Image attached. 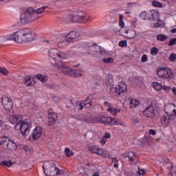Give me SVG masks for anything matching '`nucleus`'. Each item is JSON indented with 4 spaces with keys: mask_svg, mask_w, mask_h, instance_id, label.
Instances as JSON below:
<instances>
[{
    "mask_svg": "<svg viewBox=\"0 0 176 176\" xmlns=\"http://www.w3.org/2000/svg\"><path fill=\"white\" fill-rule=\"evenodd\" d=\"M92 176H100L98 173H94Z\"/></svg>",
    "mask_w": 176,
    "mask_h": 176,
    "instance_id": "62",
    "label": "nucleus"
},
{
    "mask_svg": "<svg viewBox=\"0 0 176 176\" xmlns=\"http://www.w3.org/2000/svg\"><path fill=\"white\" fill-rule=\"evenodd\" d=\"M157 53H159V49L157 47H153L151 49V54L152 56H156Z\"/></svg>",
    "mask_w": 176,
    "mask_h": 176,
    "instance_id": "43",
    "label": "nucleus"
},
{
    "mask_svg": "<svg viewBox=\"0 0 176 176\" xmlns=\"http://www.w3.org/2000/svg\"><path fill=\"white\" fill-rule=\"evenodd\" d=\"M112 163L115 168H119V160H118V159H116V157H113Z\"/></svg>",
    "mask_w": 176,
    "mask_h": 176,
    "instance_id": "42",
    "label": "nucleus"
},
{
    "mask_svg": "<svg viewBox=\"0 0 176 176\" xmlns=\"http://www.w3.org/2000/svg\"><path fill=\"white\" fill-rule=\"evenodd\" d=\"M38 19V14L33 8H28L26 12L23 13L20 16V20L22 24H27L35 21Z\"/></svg>",
    "mask_w": 176,
    "mask_h": 176,
    "instance_id": "4",
    "label": "nucleus"
},
{
    "mask_svg": "<svg viewBox=\"0 0 176 176\" xmlns=\"http://www.w3.org/2000/svg\"><path fill=\"white\" fill-rule=\"evenodd\" d=\"M142 63H146L148 61V55L143 54L141 58Z\"/></svg>",
    "mask_w": 176,
    "mask_h": 176,
    "instance_id": "52",
    "label": "nucleus"
},
{
    "mask_svg": "<svg viewBox=\"0 0 176 176\" xmlns=\"http://www.w3.org/2000/svg\"><path fill=\"white\" fill-rule=\"evenodd\" d=\"M91 98L92 96H89L87 98L85 101H78L76 103V107L80 111H82L83 108L85 107L86 108H90L91 107Z\"/></svg>",
    "mask_w": 176,
    "mask_h": 176,
    "instance_id": "12",
    "label": "nucleus"
},
{
    "mask_svg": "<svg viewBox=\"0 0 176 176\" xmlns=\"http://www.w3.org/2000/svg\"><path fill=\"white\" fill-rule=\"evenodd\" d=\"M124 34V36L128 38V39H134V38L137 36V32H135V30H125Z\"/></svg>",
    "mask_w": 176,
    "mask_h": 176,
    "instance_id": "19",
    "label": "nucleus"
},
{
    "mask_svg": "<svg viewBox=\"0 0 176 176\" xmlns=\"http://www.w3.org/2000/svg\"><path fill=\"white\" fill-rule=\"evenodd\" d=\"M172 91H173L174 96H176V87H173L172 88Z\"/></svg>",
    "mask_w": 176,
    "mask_h": 176,
    "instance_id": "59",
    "label": "nucleus"
},
{
    "mask_svg": "<svg viewBox=\"0 0 176 176\" xmlns=\"http://www.w3.org/2000/svg\"><path fill=\"white\" fill-rule=\"evenodd\" d=\"M45 9H47V6H43V7H41L38 9H37L36 13L37 14V16H38V14H40L41 13H43V12H45Z\"/></svg>",
    "mask_w": 176,
    "mask_h": 176,
    "instance_id": "47",
    "label": "nucleus"
},
{
    "mask_svg": "<svg viewBox=\"0 0 176 176\" xmlns=\"http://www.w3.org/2000/svg\"><path fill=\"white\" fill-rule=\"evenodd\" d=\"M176 44V38H173L169 42V46H174Z\"/></svg>",
    "mask_w": 176,
    "mask_h": 176,
    "instance_id": "56",
    "label": "nucleus"
},
{
    "mask_svg": "<svg viewBox=\"0 0 176 176\" xmlns=\"http://www.w3.org/2000/svg\"><path fill=\"white\" fill-rule=\"evenodd\" d=\"M47 55L50 60H52L51 65L58 68L63 74L71 75L74 77L82 76L83 75V72L81 70L71 69V67H68L65 63L57 64V62L68 58V54L67 53L61 52L57 48H51L49 50Z\"/></svg>",
    "mask_w": 176,
    "mask_h": 176,
    "instance_id": "1",
    "label": "nucleus"
},
{
    "mask_svg": "<svg viewBox=\"0 0 176 176\" xmlns=\"http://www.w3.org/2000/svg\"><path fill=\"white\" fill-rule=\"evenodd\" d=\"M4 148H7L9 151H16L17 149V144L13 140H8Z\"/></svg>",
    "mask_w": 176,
    "mask_h": 176,
    "instance_id": "23",
    "label": "nucleus"
},
{
    "mask_svg": "<svg viewBox=\"0 0 176 176\" xmlns=\"http://www.w3.org/2000/svg\"><path fill=\"white\" fill-rule=\"evenodd\" d=\"M58 118L57 113H54L53 110H48V123L50 126L55 124Z\"/></svg>",
    "mask_w": 176,
    "mask_h": 176,
    "instance_id": "16",
    "label": "nucleus"
},
{
    "mask_svg": "<svg viewBox=\"0 0 176 176\" xmlns=\"http://www.w3.org/2000/svg\"><path fill=\"white\" fill-rule=\"evenodd\" d=\"M95 122H96V123H103L104 124H109V126H111L112 118L104 116H98L95 118Z\"/></svg>",
    "mask_w": 176,
    "mask_h": 176,
    "instance_id": "14",
    "label": "nucleus"
},
{
    "mask_svg": "<svg viewBox=\"0 0 176 176\" xmlns=\"http://www.w3.org/2000/svg\"><path fill=\"white\" fill-rule=\"evenodd\" d=\"M144 115L146 118H153V116H159L160 109L156 106L150 105L143 111Z\"/></svg>",
    "mask_w": 176,
    "mask_h": 176,
    "instance_id": "8",
    "label": "nucleus"
},
{
    "mask_svg": "<svg viewBox=\"0 0 176 176\" xmlns=\"http://www.w3.org/2000/svg\"><path fill=\"white\" fill-rule=\"evenodd\" d=\"M53 101H54L55 102H58L60 101V100H61V98H60L59 97L55 96L52 98Z\"/></svg>",
    "mask_w": 176,
    "mask_h": 176,
    "instance_id": "57",
    "label": "nucleus"
},
{
    "mask_svg": "<svg viewBox=\"0 0 176 176\" xmlns=\"http://www.w3.org/2000/svg\"><path fill=\"white\" fill-rule=\"evenodd\" d=\"M32 127V122L30 119H25L21 120L20 123L15 124L14 130L20 131L23 137H27V133H30Z\"/></svg>",
    "mask_w": 176,
    "mask_h": 176,
    "instance_id": "3",
    "label": "nucleus"
},
{
    "mask_svg": "<svg viewBox=\"0 0 176 176\" xmlns=\"http://www.w3.org/2000/svg\"><path fill=\"white\" fill-rule=\"evenodd\" d=\"M119 27L123 28L124 27V21H123V14H120Z\"/></svg>",
    "mask_w": 176,
    "mask_h": 176,
    "instance_id": "44",
    "label": "nucleus"
},
{
    "mask_svg": "<svg viewBox=\"0 0 176 176\" xmlns=\"http://www.w3.org/2000/svg\"><path fill=\"white\" fill-rule=\"evenodd\" d=\"M23 116L21 115H12L10 117V122L12 123V124H18V123H20L21 122Z\"/></svg>",
    "mask_w": 176,
    "mask_h": 176,
    "instance_id": "18",
    "label": "nucleus"
},
{
    "mask_svg": "<svg viewBox=\"0 0 176 176\" xmlns=\"http://www.w3.org/2000/svg\"><path fill=\"white\" fill-rule=\"evenodd\" d=\"M1 105L3 107L6 111H10V109L13 108V102L12 101V99H10V98L6 96H3L1 98Z\"/></svg>",
    "mask_w": 176,
    "mask_h": 176,
    "instance_id": "11",
    "label": "nucleus"
},
{
    "mask_svg": "<svg viewBox=\"0 0 176 176\" xmlns=\"http://www.w3.org/2000/svg\"><path fill=\"white\" fill-rule=\"evenodd\" d=\"M0 164H1V166H6V167H11L13 164V162L11 161H1Z\"/></svg>",
    "mask_w": 176,
    "mask_h": 176,
    "instance_id": "40",
    "label": "nucleus"
},
{
    "mask_svg": "<svg viewBox=\"0 0 176 176\" xmlns=\"http://www.w3.org/2000/svg\"><path fill=\"white\" fill-rule=\"evenodd\" d=\"M151 87H153V89L156 91H160V90H162L163 89V84L159 82H153L151 83Z\"/></svg>",
    "mask_w": 176,
    "mask_h": 176,
    "instance_id": "26",
    "label": "nucleus"
},
{
    "mask_svg": "<svg viewBox=\"0 0 176 176\" xmlns=\"http://www.w3.org/2000/svg\"><path fill=\"white\" fill-rule=\"evenodd\" d=\"M169 61H170V63H174V61H175L176 60V54L174 53H172L168 58Z\"/></svg>",
    "mask_w": 176,
    "mask_h": 176,
    "instance_id": "48",
    "label": "nucleus"
},
{
    "mask_svg": "<svg viewBox=\"0 0 176 176\" xmlns=\"http://www.w3.org/2000/svg\"><path fill=\"white\" fill-rule=\"evenodd\" d=\"M65 155L66 157H71V156H74V151L72 150L69 149V148L66 147L65 148Z\"/></svg>",
    "mask_w": 176,
    "mask_h": 176,
    "instance_id": "34",
    "label": "nucleus"
},
{
    "mask_svg": "<svg viewBox=\"0 0 176 176\" xmlns=\"http://www.w3.org/2000/svg\"><path fill=\"white\" fill-rule=\"evenodd\" d=\"M67 20L73 23H87V21H90V16L85 14L77 15L71 14L67 16Z\"/></svg>",
    "mask_w": 176,
    "mask_h": 176,
    "instance_id": "6",
    "label": "nucleus"
},
{
    "mask_svg": "<svg viewBox=\"0 0 176 176\" xmlns=\"http://www.w3.org/2000/svg\"><path fill=\"white\" fill-rule=\"evenodd\" d=\"M162 90H164L165 93H170V91H171V87L162 85Z\"/></svg>",
    "mask_w": 176,
    "mask_h": 176,
    "instance_id": "49",
    "label": "nucleus"
},
{
    "mask_svg": "<svg viewBox=\"0 0 176 176\" xmlns=\"http://www.w3.org/2000/svg\"><path fill=\"white\" fill-rule=\"evenodd\" d=\"M89 151L91 153H95L96 155H100V152H101V147L98 145H94L89 147Z\"/></svg>",
    "mask_w": 176,
    "mask_h": 176,
    "instance_id": "24",
    "label": "nucleus"
},
{
    "mask_svg": "<svg viewBox=\"0 0 176 176\" xmlns=\"http://www.w3.org/2000/svg\"><path fill=\"white\" fill-rule=\"evenodd\" d=\"M140 17L142 20H149V19H151V14L148 13L146 11H142L140 14Z\"/></svg>",
    "mask_w": 176,
    "mask_h": 176,
    "instance_id": "29",
    "label": "nucleus"
},
{
    "mask_svg": "<svg viewBox=\"0 0 176 176\" xmlns=\"http://www.w3.org/2000/svg\"><path fill=\"white\" fill-rule=\"evenodd\" d=\"M36 34L28 29L20 30L6 36L7 41H14L16 43H28L35 41Z\"/></svg>",
    "mask_w": 176,
    "mask_h": 176,
    "instance_id": "2",
    "label": "nucleus"
},
{
    "mask_svg": "<svg viewBox=\"0 0 176 176\" xmlns=\"http://www.w3.org/2000/svg\"><path fill=\"white\" fill-rule=\"evenodd\" d=\"M109 138H111V133H105L102 138V140H100V144L102 145H105V144H107V140H109Z\"/></svg>",
    "mask_w": 176,
    "mask_h": 176,
    "instance_id": "28",
    "label": "nucleus"
},
{
    "mask_svg": "<svg viewBox=\"0 0 176 176\" xmlns=\"http://www.w3.org/2000/svg\"><path fill=\"white\" fill-rule=\"evenodd\" d=\"M102 62L104 63V64H112V63H113V58L112 57L104 58L102 59Z\"/></svg>",
    "mask_w": 176,
    "mask_h": 176,
    "instance_id": "39",
    "label": "nucleus"
},
{
    "mask_svg": "<svg viewBox=\"0 0 176 176\" xmlns=\"http://www.w3.org/2000/svg\"><path fill=\"white\" fill-rule=\"evenodd\" d=\"M170 32H171L172 34H176V28L172 29V30H170Z\"/></svg>",
    "mask_w": 176,
    "mask_h": 176,
    "instance_id": "60",
    "label": "nucleus"
},
{
    "mask_svg": "<svg viewBox=\"0 0 176 176\" xmlns=\"http://www.w3.org/2000/svg\"><path fill=\"white\" fill-rule=\"evenodd\" d=\"M130 105L132 108H135V107H138V105H140V100L132 98L130 100Z\"/></svg>",
    "mask_w": 176,
    "mask_h": 176,
    "instance_id": "33",
    "label": "nucleus"
},
{
    "mask_svg": "<svg viewBox=\"0 0 176 176\" xmlns=\"http://www.w3.org/2000/svg\"><path fill=\"white\" fill-rule=\"evenodd\" d=\"M173 119V116H166L163 117L161 119V122L163 124V126H164V127H167V126H168V124H170V123H171V120Z\"/></svg>",
    "mask_w": 176,
    "mask_h": 176,
    "instance_id": "22",
    "label": "nucleus"
},
{
    "mask_svg": "<svg viewBox=\"0 0 176 176\" xmlns=\"http://www.w3.org/2000/svg\"><path fill=\"white\" fill-rule=\"evenodd\" d=\"M23 83L25 85H26L28 87L30 86H34L36 82L35 81V79L31 76H26L23 78Z\"/></svg>",
    "mask_w": 176,
    "mask_h": 176,
    "instance_id": "17",
    "label": "nucleus"
},
{
    "mask_svg": "<svg viewBox=\"0 0 176 176\" xmlns=\"http://www.w3.org/2000/svg\"><path fill=\"white\" fill-rule=\"evenodd\" d=\"M89 49L90 50H93V52H94V50H96V45L91 46Z\"/></svg>",
    "mask_w": 176,
    "mask_h": 176,
    "instance_id": "61",
    "label": "nucleus"
},
{
    "mask_svg": "<svg viewBox=\"0 0 176 176\" xmlns=\"http://www.w3.org/2000/svg\"><path fill=\"white\" fill-rule=\"evenodd\" d=\"M166 24L164 23V21L158 20L157 22L152 23L151 26L153 28H163Z\"/></svg>",
    "mask_w": 176,
    "mask_h": 176,
    "instance_id": "27",
    "label": "nucleus"
},
{
    "mask_svg": "<svg viewBox=\"0 0 176 176\" xmlns=\"http://www.w3.org/2000/svg\"><path fill=\"white\" fill-rule=\"evenodd\" d=\"M58 41H59V42H67V34H60L58 36Z\"/></svg>",
    "mask_w": 176,
    "mask_h": 176,
    "instance_id": "37",
    "label": "nucleus"
},
{
    "mask_svg": "<svg viewBox=\"0 0 176 176\" xmlns=\"http://www.w3.org/2000/svg\"><path fill=\"white\" fill-rule=\"evenodd\" d=\"M104 105L106 107L107 112H109V113L113 116H118V113H120L121 112L120 109L116 107H113L109 102H104Z\"/></svg>",
    "mask_w": 176,
    "mask_h": 176,
    "instance_id": "13",
    "label": "nucleus"
},
{
    "mask_svg": "<svg viewBox=\"0 0 176 176\" xmlns=\"http://www.w3.org/2000/svg\"><path fill=\"white\" fill-rule=\"evenodd\" d=\"M23 149L25 155H30L31 153V148L28 146H23Z\"/></svg>",
    "mask_w": 176,
    "mask_h": 176,
    "instance_id": "46",
    "label": "nucleus"
},
{
    "mask_svg": "<svg viewBox=\"0 0 176 176\" xmlns=\"http://www.w3.org/2000/svg\"><path fill=\"white\" fill-rule=\"evenodd\" d=\"M168 37L167 36L163 34H160L157 36V41H161L162 42H164V41H166V39H168Z\"/></svg>",
    "mask_w": 176,
    "mask_h": 176,
    "instance_id": "38",
    "label": "nucleus"
},
{
    "mask_svg": "<svg viewBox=\"0 0 176 176\" xmlns=\"http://www.w3.org/2000/svg\"><path fill=\"white\" fill-rule=\"evenodd\" d=\"M119 46L120 47H124V46H127V41H122L119 43Z\"/></svg>",
    "mask_w": 176,
    "mask_h": 176,
    "instance_id": "55",
    "label": "nucleus"
},
{
    "mask_svg": "<svg viewBox=\"0 0 176 176\" xmlns=\"http://www.w3.org/2000/svg\"><path fill=\"white\" fill-rule=\"evenodd\" d=\"M122 157H128L129 162H134L137 159V155L133 151L128 152L122 155Z\"/></svg>",
    "mask_w": 176,
    "mask_h": 176,
    "instance_id": "20",
    "label": "nucleus"
},
{
    "mask_svg": "<svg viewBox=\"0 0 176 176\" xmlns=\"http://www.w3.org/2000/svg\"><path fill=\"white\" fill-rule=\"evenodd\" d=\"M56 170H58L57 175L68 176V173H67V170H59L58 168H56Z\"/></svg>",
    "mask_w": 176,
    "mask_h": 176,
    "instance_id": "45",
    "label": "nucleus"
},
{
    "mask_svg": "<svg viewBox=\"0 0 176 176\" xmlns=\"http://www.w3.org/2000/svg\"><path fill=\"white\" fill-rule=\"evenodd\" d=\"M104 83L107 86H109V85H112L113 83V77L112 75L109 74L104 81Z\"/></svg>",
    "mask_w": 176,
    "mask_h": 176,
    "instance_id": "32",
    "label": "nucleus"
},
{
    "mask_svg": "<svg viewBox=\"0 0 176 176\" xmlns=\"http://www.w3.org/2000/svg\"><path fill=\"white\" fill-rule=\"evenodd\" d=\"M165 162H166V163H168V162H170V160H168V158H165Z\"/></svg>",
    "mask_w": 176,
    "mask_h": 176,
    "instance_id": "64",
    "label": "nucleus"
},
{
    "mask_svg": "<svg viewBox=\"0 0 176 176\" xmlns=\"http://www.w3.org/2000/svg\"><path fill=\"white\" fill-rule=\"evenodd\" d=\"M111 126H122V127H126V124L123 123V121L116 118H111Z\"/></svg>",
    "mask_w": 176,
    "mask_h": 176,
    "instance_id": "25",
    "label": "nucleus"
},
{
    "mask_svg": "<svg viewBox=\"0 0 176 176\" xmlns=\"http://www.w3.org/2000/svg\"><path fill=\"white\" fill-rule=\"evenodd\" d=\"M43 173L47 176H57L58 169L56 164L45 162L43 165Z\"/></svg>",
    "mask_w": 176,
    "mask_h": 176,
    "instance_id": "5",
    "label": "nucleus"
},
{
    "mask_svg": "<svg viewBox=\"0 0 176 176\" xmlns=\"http://www.w3.org/2000/svg\"><path fill=\"white\" fill-rule=\"evenodd\" d=\"M150 13L153 20H159L160 18V14L157 10H153L150 12Z\"/></svg>",
    "mask_w": 176,
    "mask_h": 176,
    "instance_id": "30",
    "label": "nucleus"
},
{
    "mask_svg": "<svg viewBox=\"0 0 176 176\" xmlns=\"http://www.w3.org/2000/svg\"><path fill=\"white\" fill-rule=\"evenodd\" d=\"M152 5L154 8H163V3L157 1H153Z\"/></svg>",
    "mask_w": 176,
    "mask_h": 176,
    "instance_id": "41",
    "label": "nucleus"
},
{
    "mask_svg": "<svg viewBox=\"0 0 176 176\" xmlns=\"http://www.w3.org/2000/svg\"><path fill=\"white\" fill-rule=\"evenodd\" d=\"M3 124V122L1 120H0V127H1V126H2Z\"/></svg>",
    "mask_w": 176,
    "mask_h": 176,
    "instance_id": "63",
    "label": "nucleus"
},
{
    "mask_svg": "<svg viewBox=\"0 0 176 176\" xmlns=\"http://www.w3.org/2000/svg\"><path fill=\"white\" fill-rule=\"evenodd\" d=\"M0 73L3 74V75H9V72L4 67H0Z\"/></svg>",
    "mask_w": 176,
    "mask_h": 176,
    "instance_id": "51",
    "label": "nucleus"
},
{
    "mask_svg": "<svg viewBox=\"0 0 176 176\" xmlns=\"http://www.w3.org/2000/svg\"><path fill=\"white\" fill-rule=\"evenodd\" d=\"M164 111L168 115L176 116V105L173 103L166 104L164 106Z\"/></svg>",
    "mask_w": 176,
    "mask_h": 176,
    "instance_id": "15",
    "label": "nucleus"
},
{
    "mask_svg": "<svg viewBox=\"0 0 176 176\" xmlns=\"http://www.w3.org/2000/svg\"><path fill=\"white\" fill-rule=\"evenodd\" d=\"M0 139L1 140V142L3 143V145H5V144H6V142H9V141H10L9 140V138H8V137H6V136H3L1 138H0Z\"/></svg>",
    "mask_w": 176,
    "mask_h": 176,
    "instance_id": "50",
    "label": "nucleus"
},
{
    "mask_svg": "<svg viewBox=\"0 0 176 176\" xmlns=\"http://www.w3.org/2000/svg\"><path fill=\"white\" fill-rule=\"evenodd\" d=\"M36 78L38 80H41L42 82H46V80H47V78H46V76H43V74H37L36 76Z\"/></svg>",
    "mask_w": 176,
    "mask_h": 176,
    "instance_id": "36",
    "label": "nucleus"
},
{
    "mask_svg": "<svg viewBox=\"0 0 176 176\" xmlns=\"http://www.w3.org/2000/svg\"><path fill=\"white\" fill-rule=\"evenodd\" d=\"M65 42L64 41H59L58 43H57V47H65Z\"/></svg>",
    "mask_w": 176,
    "mask_h": 176,
    "instance_id": "53",
    "label": "nucleus"
},
{
    "mask_svg": "<svg viewBox=\"0 0 176 176\" xmlns=\"http://www.w3.org/2000/svg\"><path fill=\"white\" fill-rule=\"evenodd\" d=\"M99 156H102V157H109L111 154H109V151L104 150L102 148H101L99 153Z\"/></svg>",
    "mask_w": 176,
    "mask_h": 176,
    "instance_id": "31",
    "label": "nucleus"
},
{
    "mask_svg": "<svg viewBox=\"0 0 176 176\" xmlns=\"http://www.w3.org/2000/svg\"><path fill=\"white\" fill-rule=\"evenodd\" d=\"M43 134V129L41 126H36L31 133V136L29 137L30 141H36V140H39Z\"/></svg>",
    "mask_w": 176,
    "mask_h": 176,
    "instance_id": "10",
    "label": "nucleus"
},
{
    "mask_svg": "<svg viewBox=\"0 0 176 176\" xmlns=\"http://www.w3.org/2000/svg\"><path fill=\"white\" fill-rule=\"evenodd\" d=\"M67 42H74L76 38H78V34L76 32H70L69 34H66Z\"/></svg>",
    "mask_w": 176,
    "mask_h": 176,
    "instance_id": "21",
    "label": "nucleus"
},
{
    "mask_svg": "<svg viewBox=\"0 0 176 176\" xmlns=\"http://www.w3.org/2000/svg\"><path fill=\"white\" fill-rule=\"evenodd\" d=\"M28 107L30 109H36L38 108L34 103H29Z\"/></svg>",
    "mask_w": 176,
    "mask_h": 176,
    "instance_id": "54",
    "label": "nucleus"
},
{
    "mask_svg": "<svg viewBox=\"0 0 176 176\" xmlns=\"http://www.w3.org/2000/svg\"><path fill=\"white\" fill-rule=\"evenodd\" d=\"M149 134H151V135H156V131L150 129L148 131Z\"/></svg>",
    "mask_w": 176,
    "mask_h": 176,
    "instance_id": "58",
    "label": "nucleus"
},
{
    "mask_svg": "<svg viewBox=\"0 0 176 176\" xmlns=\"http://www.w3.org/2000/svg\"><path fill=\"white\" fill-rule=\"evenodd\" d=\"M157 74L159 79H168V80H170V79L173 78V71L168 67L158 68Z\"/></svg>",
    "mask_w": 176,
    "mask_h": 176,
    "instance_id": "7",
    "label": "nucleus"
},
{
    "mask_svg": "<svg viewBox=\"0 0 176 176\" xmlns=\"http://www.w3.org/2000/svg\"><path fill=\"white\" fill-rule=\"evenodd\" d=\"M146 173H148V171H146V169L138 167V170L137 171L136 175L137 176L145 175Z\"/></svg>",
    "mask_w": 176,
    "mask_h": 176,
    "instance_id": "35",
    "label": "nucleus"
},
{
    "mask_svg": "<svg viewBox=\"0 0 176 176\" xmlns=\"http://www.w3.org/2000/svg\"><path fill=\"white\" fill-rule=\"evenodd\" d=\"M110 91L113 94L120 96L121 94H123V93H126V91H127V85L126 83L121 82L117 87L111 86L110 87Z\"/></svg>",
    "mask_w": 176,
    "mask_h": 176,
    "instance_id": "9",
    "label": "nucleus"
}]
</instances>
